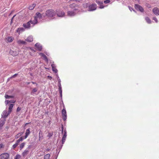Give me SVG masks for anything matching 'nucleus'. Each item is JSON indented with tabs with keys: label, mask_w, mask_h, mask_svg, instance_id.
Here are the masks:
<instances>
[{
	"label": "nucleus",
	"mask_w": 159,
	"mask_h": 159,
	"mask_svg": "<svg viewBox=\"0 0 159 159\" xmlns=\"http://www.w3.org/2000/svg\"><path fill=\"white\" fill-rule=\"evenodd\" d=\"M43 14H41L39 12H37L33 18H32L30 20L31 24L32 25V26L37 24L39 22H40L43 18Z\"/></svg>",
	"instance_id": "f257e3e1"
},
{
	"label": "nucleus",
	"mask_w": 159,
	"mask_h": 159,
	"mask_svg": "<svg viewBox=\"0 0 159 159\" xmlns=\"http://www.w3.org/2000/svg\"><path fill=\"white\" fill-rule=\"evenodd\" d=\"M56 13L53 10H49L47 11L45 14H43L44 18H45L46 16L48 18H51L55 16Z\"/></svg>",
	"instance_id": "f03ea898"
},
{
	"label": "nucleus",
	"mask_w": 159,
	"mask_h": 159,
	"mask_svg": "<svg viewBox=\"0 0 159 159\" xmlns=\"http://www.w3.org/2000/svg\"><path fill=\"white\" fill-rule=\"evenodd\" d=\"M55 13L57 16L59 17H63L65 16V12L61 9H57L56 10Z\"/></svg>",
	"instance_id": "7ed1b4c3"
},
{
	"label": "nucleus",
	"mask_w": 159,
	"mask_h": 159,
	"mask_svg": "<svg viewBox=\"0 0 159 159\" xmlns=\"http://www.w3.org/2000/svg\"><path fill=\"white\" fill-rule=\"evenodd\" d=\"M76 9H74L73 11L69 10L67 12V15L68 16H75L76 14Z\"/></svg>",
	"instance_id": "20e7f679"
},
{
	"label": "nucleus",
	"mask_w": 159,
	"mask_h": 159,
	"mask_svg": "<svg viewBox=\"0 0 159 159\" xmlns=\"http://www.w3.org/2000/svg\"><path fill=\"white\" fill-rule=\"evenodd\" d=\"M62 133H63V136L62 138V144H63L64 143V142H65V141L66 140V138L67 136V133H66V129L64 130L63 131V127H62Z\"/></svg>",
	"instance_id": "39448f33"
},
{
	"label": "nucleus",
	"mask_w": 159,
	"mask_h": 159,
	"mask_svg": "<svg viewBox=\"0 0 159 159\" xmlns=\"http://www.w3.org/2000/svg\"><path fill=\"white\" fill-rule=\"evenodd\" d=\"M97 8V5L95 4H92L89 7V11H92L95 10Z\"/></svg>",
	"instance_id": "423d86ee"
},
{
	"label": "nucleus",
	"mask_w": 159,
	"mask_h": 159,
	"mask_svg": "<svg viewBox=\"0 0 159 159\" xmlns=\"http://www.w3.org/2000/svg\"><path fill=\"white\" fill-rule=\"evenodd\" d=\"M9 157V154L4 153L0 155V159H8Z\"/></svg>",
	"instance_id": "0eeeda50"
},
{
	"label": "nucleus",
	"mask_w": 159,
	"mask_h": 159,
	"mask_svg": "<svg viewBox=\"0 0 159 159\" xmlns=\"http://www.w3.org/2000/svg\"><path fill=\"white\" fill-rule=\"evenodd\" d=\"M134 7L137 10L139 11L142 12H143L144 11L143 8L141 6L138 4H135Z\"/></svg>",
	"instance_id": "6e6552de"
},
{
	"label": "nucleus",
	"mask_w": 159,
	"mask_h": 159,
	"mask_svg": "<svg viewBox=\"0 0 159 159\" xmlns=\"http://www.w3.org/2000/svg\"><path fill=\"white\" fill-rule=\"evenodd\" d=\"M62 114L63 120L65 121L67 119V114L65 108H63L62 110Z\"/></svg>",
	"instance_id": "1a4fd4ad"
},
{
	"label": "nucleus",
	"mask_w": 159,
	"mask_h": 159,
	"mask_svg": "<svg viewBox=\"0 0 159 159\" xmlns=\"http://www.w3.org/2000/svg\"><path fill=\"white\" fill-rule=\"evenodd\" d=\"M153 13L156 16L159 15V8L157 7H154L152 10Z\"/></svg>",
	"instance_id": "9d476101"
},
{
	"label": "nucleus",
	"mask_w": 159,
	"mask_h": 159,
	"mask_svg": "<svg viewBox=\"0 0 159 159\" xmlns=\"http://www.w3.org/2000/svg\"><path fill=\"white\" fill-rule=\"evenodd\" d=\"M10 113L9 111L8 112L7 111H4L2 114V117L5 119Z\"/></svg>",
	"instance_id": "9b49d317"
},
{
	"label": "nucleus",
	"mask_w": 159,
	"mask_h": 159,
	"mask_svg": "<svg viewBox=\"0 0 159 159\" xmlns=\"http://www.w3.org/2000/svg\"><path fill=\"white\" fill-rule=\"evenodd\" d=\"M58 89L60 93V97L61 98H62V90L61 83H58Z\"/></svg>",
	"instance_id": "f8f14e48"
},
{
	"label": "nucleus",
	"mask_w": 159,
	"mask_h": 159,
	"mask_svg": "<svg viewBox=\"0 0 159 159\" xmlns=\"http://www.w3.org/2000/svg\"><path fill=\"white\" fill-rule=\"evenodd\" d=\"M35 46L37 49L39 51H41L42 50V46L39 43H36Z\"/></svg>",
	"instance_id": "ddd939ff"
},
{
	"label": "nucleus",
	"mask_w": 159,
	"mask_h": 159,
	"mask_svg": "<svg viewBox=\"0 0 159 159\" xmlns=\"http://www.w3.org/2000/svg\"><path fill=\"white\" fill-rule=\"evenodd\" d=\"M30 24H31V22H30V20L29 22H28L24 24H23V26L25 28L29 29L30 28V25H31Z\"/></svg>",
	"instance_id": "4468645a"
},
{
	"label": "nucleus",
	"mask_w": 159,
	"mask_h": 159,
	"mask_svg": "<svg viewBox=\"0 0 159 159\" xmlns=\"http://www.w3.org/2000/svg\"><path fill=\"white\" fill-rule=\"evenodd\" d=\"M29 147L27 148L23 152L22 155L23 156L25 157L26 156L29 152Z\"/></svg>",
	"instance_id": "2eb2a0df"
},
{
	"label": "nucleus",
	"mask_w": 159,
	"mask_h": 159,
	"mask_svg": "<svg viewBox=\"0 0 159 159\" xmlns=\"http://www.w3.org/2000/svg\"><path fill=\"white\" fill-rule=\"evenodd\" d=\"M10 54L13 56H16L18 54V52L16 51H14L12 50H10L9 52Z\"/></svg>",
	"instance_id": "dca6fc26"
},
{
	"label": "nucleus",
	"mask_w": 159,
	"mask_h": 159,
	"mask_svg": "<svg viewBox=\"0 0 159 159\" xmlns=\"http://www.w3.org/2000/svg\"><path fill=\"white\" fill-rule=\"evenodd\" d=\"M25 31V29L23 27H20L18 28L16 32L19 34Z\"/></svg>",
	"instance_id": "f3484780"
},
{
	"label": "nucleus",
	"mask_w": 159,
	"mask_h": 159,
	"mask_svg": "<svg viewBox=\"0 0 159 159\" xmlns=\"http://www.w3.org/2000/svg\"><path fill=\"white\" fill-rule=\"evenodd\" d=\"M33 40V37L31 36H28L26 39H25V40L28 42H31Z\"/></svg>",
	"instance_id": "a211bd4d"
},
{
	"label": "nucleus",
	"mask_w": 159,
	"mask_h": 159,
	"mask_svg": "<svg viewBox=\"0 0 159 159\" xmlns=\"http://www.w3.org/2000/svg\"><path fill=\"white\" fill-rule=\"evenodd\" d=\"M30 133V129H28L26 130V133H25V135L24 137V139H26L28 137V135Z\"/></svg>",
	"instance_id": "6ab92c4d"
},
{
	"label": "nucleus",
	"mask_w": 159,
	"mask_h": 159,
	"mask_svg": "<svg viewBox=\"0 0 159 159\" xmlns=\"http://www.w3.org/2000/svg\"><path fill=\"white\" fill-rule=\"evenodd\" d=\"M51 66L52 67V70L53 71L55 72L56 73H57L58 70L56 68V66L54 64H52L51 65Z\"/></svg>",
	"instance_id": "aec40b11"
},
{
	"label": "nucleus",
	"mask_w": 159,
	"mask_h": 159,
	"mask_svg": "<svg viewBox=\"0 0 159 159\" xmlns=\"http://www.w3.org/2000/svg\"><path fill=\"white\" fill-rule=\"evenodd\" d=\"M17 43L19 45L25 44H26V42L25 41L20 40H18Z\"/></svg>",
	"instance_id": "412c9836"
},
{
	"label": "nucleus",
	"mask_w": 159,
	"mask_h": 159,
	"mask_svg": "<svg viewBox=\"0 0 159 159\" xmlns=\"http://www.w3.org/2000/svg\"><path fill=\"white\" fill-rule=\"evenodd\" d=\"M5 121L6 120L5 119H0V127H2Z\"/></svg>",
	"instance_id": "4be33fe9"
},
{
	"label": "nucleus",
	"mask_w": 159,
	"mask_h": 159,
	"mask_svg": "<svg viewBox=\"0 0 159 159\" xmlns=\"http://www.w3.org/2000/svg\"><path fill=\"white\" fill-rule=\"evenodd\" d=\"M39 55H40L42 57H43V59L46 61H48V59L47 57L43 53H39Z\"/></svg>",
	"instance_id": "5701e85b"
},
{
	"label": "nucleus",
	"mask_w": 159,
	"mask_h": 159,
	"mask_svg": "<svg viewBox=\"0 0 159 159\" xmlns=\"http://www.w3.org/2000/svg\"><path fill=\"white\" fill-rule=\"evenodd\" d=\"M7 41L8 42H12L13 40V38L12 37H8L6 39Z\"/></svg>",
	"instance_id": "b1692460"
},
{
	"label": "nucleus",
	"mask_w": 159,
	"mask_h": 159,
	"mask_svg": "<svg viewBox=\"0 0 159 159\" xmlns=\"http://www.w3.org/2000/svg\"><path fill=\"white\" fill-rule=\"evenodd\" d=\"M145 19L146 22L148 24H151L152 23V21L150 19V18L148 17H146L145 18Z\"/></svg>",
	"instance_id": "393cba45"
},
{
	"label": "nucleus",
	"mask_w": 159,
	"mask_h": 159,
	"mask_svg": "<svg viewBox=\"0 0 159 159\" xmlns=\"http://www.w3.org/2000/svg\"><path fill=\"white\" fill-rule=\"evenodd\" d=\"M13 106L14 105L13 104H11L9 105L8 108V111L9 112V113H10L11 112Z\"/></svg>",
	"instance_id": "a878e982"
},
{
	"label": "nucleus",
	"mask_w": 159,
	"mask_h": 159,
	"mask_svg": "<svg viewBox=\"0 0 159 159\" xmlns=\"http://www.w3.org/2000/svg\"><path fill=\"white\" fill-rule=\"evenodd\" d=\"M19 143L16 141L15 143L12 146V149H14L18 145Z\"/></svg>",
	"instance_id": "bb28decb"
},
{
	"label": "nucleus",
	"mask_w": 159,
	"mask_h": 159,
	"mask_svg": "<svg viewBox=\"0 0 159 159\" xmlns=\"http://www.w3.org/2000/svg\"><path fill=\"white\" fill-rule=\"evenodd\" d=\"M42 132L40 130L39 133V139L40 140L42 139Z\"/></svg>",
	"instance_id": "cd10ccee"
},
{
	"label": "nucleus",
	"mask_w": 159,
	"mask_h": 159,
	"mask_svg": "<svg viewBox=\"0 0 159 159\" xmlns=\"http://www.w3.org/2000/svg\"><path fill=\"white\" fill-rule=\"evenodd\" d=\"M25 144L26 143L25 142H23L20 144V150L23 148Z\"/></svg>",
	"instance_id": "c85d7f7f"
},
{
	"label": "nucleus",
	"mask_w": 159,
	"mask_h": 159,
	"mask_svg": "<svg viewBox=\"0 0 159 159\" xmlns=\"http://www.w3.org/2000/svg\"><path fill=\"white\" fill-rule=\"evenodd\" d=\"M5 98L6 99H9L10 98H14V96H9L8 95L6 94L5 95Z\"/></svg>",
	"instance_id": "c756f323"
},
{
	"label": "nucleus",
	"mask_w": 159,
	"mask_h": 159,
	"mask_svg": "<svg viewBox=\"0 0 159 159\" xmlns=\"http://www.w3.org/2000/svg\"><path fill=\"white\" fill-rule=\"evenodd\" d=\"M35 6V4H33L32 6H30L29 7V9L30 10H33Z\"/></svg>",
	"instance_id": "7c9ffc66"
},
{
	"label": "nucleus",
	"mask_w": 159,
	"mask_h": 159,
	"mask_svg": "<svg viewBox=\"0 0 159 159\" xmlns=\"http://www.w3.org/2000/svg\"><path fill=\"white\" fill-rule=\"evenodd\" d=\"M50 157V155L49 154H48L44 156V159H49Z\"/></svg>",
	"instance_id": "2f4dec72"
},
{
	"label": "nucleus",
	"mask_w": 159,
	"mask_h": 159,
	"mask_svg": "<svg viewBox=\"0 0 159 159\" xmlns=\"http://www.w3.org/2000/svg\"><path fill=\"white\" fill-rule=\"evenodd\" d=\"M37 89L36 88H34L33 89L32 91L31 92V94H33L37 91Z\"/></svg>",
	"instance_id": "473e14b6"
},
{
	"label": "nucleus",
	"mask_w": 159,
	"mask_h": 159,
	"mask_svg": "<svg viewBox=\"0 0 159 159\" xmlns=\"http://www.w3.org/2000/svg\"><path fill=\"white\" fill-rule=\"evenodd\" d=\"M20 158V156L19 155H16L15 157V159H19Z\"/></svg>",
	"instance_id": "72a5a7b5"
},
{
	"label": "nucleus",
	"mask_w": 159,
	"mask_h": 159,
	"mask_svg": "<svg viewBox=\"0 0 159 159\" xmlns=\"http://www.w3.org/2000/svg\"><path fill=\"white\" fill-rule=\"evenodd\" d=\"M24 139L22 138V137H20L17 141L19 143L20 141H22Z\"/></svg>",
	"instance_id": "f704fd0d"
},
{
	"label": "nucleus",
	"mask_w": 159,
	"mask_h": 159,
	"mask_svg": "<svg viewBox=\"0 0 159 159\" xmlns=\"http://www.w3.org/2000/svg\"><path fill=\"white\" fill-rule=\"evenodd\" d=\"M152 19L154 20L156 23H157L158 22V20L157 19V18L155 17H154L152 18Z\"/></svg>",
	"instance_id": "c9c22d12"
},
{
	"label": "nucleus",
	"mask_w": 159,
	"mask_h": 159,
	"mask_svg": "<svg viewBox=\"0 0 159 159\" xmlns=\"http://www.w3.org/2000/svg\"><path fill=\"white\" fill-rule=\"evenodd\" d=\"M4 145L2 143H0V149L3 148L4 147Z\"/></svg>",
	"instance_id": "e433bc0d"
},
{
	"label": "nucleus",
	"mask_w": 159,
	"mask_h": 159,
	"mask_svg": "<svg viewBox=\"0 0 159 159\" xmlns=\"http://www.w3.org/2000/svg\"><path fill=\"white\" fill-rule=\"evenodd\" d=\"M110 2V0H106L104 1V2L105 4L109 3Z\"/></svg>",
	"instance_id": "4c0bfd02"
},
{
	"label": "nucleus",
	"mask_w": 159,
	"mask_h": 159,
	"mask_svg": "<svg viewBox=\"0 0 159 159\" xmlns=\"http://www.w3.org/2000/svg\"><path fill=\"white\" fill-rule=\"evenodd\" d=\"M96 2L99 5L101 4H103L102 2H101L100 1H97Z\"/></svg>",
	"instance_id": "58836bf2"
},
{
	"label": "nucleus",
	"mask_w": 159,
	"mask_h": 159,
	"mask_svg": "<svg viewBox=\"0 0 159 159\" xmlns=\"http://www.w3.org/2000/svg\"><path fill=\"white\" fill-rule=\"evenodd\" d=\"M103 4H100L99 5L100 6V7H99V8L101 9H102V8H103L105 6H103L102 5Z\"/></svg>",
	"instance_id": "ea45409f"
},
{
	"label": "nucleus",
	"mask_w": 159,
	"mask_h": 159,
	"mask_svg": "<svg viewBox=\"0 0 159 159\" xmlns=\"http://www.w3.org/2000/svg\"><path fill=\"white\" fill-rule=\"evenodd\" d=\"M75 4H71L70 6V8H72V7H75Z\"/></svg>",
	"instance_id": "a19ab883"
},
{
	"label": "nucleus",
	"mask_w": 159,
	"mask_h": 159,
	"mask_svg": "<svg viewBox=\"0 0 159 159\" xmlns=\"http://www.w3.org/2000/svg\"><path fill=\"white\" fill-rule=\"evenodd\" d=\"M21 109V108L20 107H18L17 109V111L18 112L20 111Z\"/></svg>",
	"instance_id": "79ce46f5"
},
{
	"label": "nucleus",
	"mask_w": 159,
	"mask_h": 159,
	"mask_svg": "<svg viewBox=\"0 0 159 159\" xmlns=\"http://www.w3.org/2000/svg\"><path fill=\"white\" fill-rule=\"evenodd\" d=\"M10 101H9L8 100H6L5 101V103L6 105H7L8 104L9 102Z\"/></svg>",
	"instance_id": "37998d69"
},
{
	"label": "nucleus",
	"mask_w": 159,
	"mask_h": 159,
	"mask_svg": "<svg viewBox=\"0 0 159 159\" xmlns=\"http://www.w3.org/2000/svg\"><path fill=\"white\" fill-rule=\"evenodd\" d=\"M18 74H14V75H13L10 78L15 77Z\"/></svg>",
	"instance_id": "c03bdc74"
},
{
	"label": "nucleus",
	"mask_w": 159,
	"mask_h": 159,
	"mask_svg": "<svg viewBox=\"0 0 159 159\" xmlns=\"http://www.w3.org/2000/svg\"><path fill=\"white\" fill-rule=\"evenodd\" d=\"M30 49L32 51H33L34 52H36V50L34 49L33 48H30Z\"/></svg>",
	"instance_id": "a18cd8bd"
},
{
	"label": "nucleus",
	"mask_w": 159,
	"mask_h": 159,
	"mask_svg": "<svg viewBox=\"0 0 159 159\" xmlns=\"http://www.w3.org/2000/svg\"><path fill=\"white\" fill-rule=\"evenodd\" d=\"M20 135H19V134H17L16 136V139H17L19 137Z\"/></svg>",
	"instance_id": "49530a36"
},
{
	"label": "nucleus",
	"mask_w": 159,
	"mask_h": 159,
	"mask_svg": "<svg viewBox=\"0 0 159 159\" xmlns=\"http://www.w3.org/2000/svg\"><path fill=\"white\" fill-rule=\"evenodd\" d=\"M9 101V102H12V103H14L15 102V100H11V101Z\"/></svg>",
	"instance_id": "de8ad7c7"
},
{
	"label": "nucleus",
	"mask_w": 159,
	"mask_h": 159,
	"mask_svg": "<svg viewBox=\"0 0 159 159\" xmlns=\"http://www.w3.org/2000/svg\"><path fill=\"white\" fill-rule=\"evenodd\" d=\"M146 6L148 8H150L151 7V5L149 4H148L147 5H146Z\"/></svg>",
	"instance_id": "09e8293b"
},
{
	"label": "nucleus",
	"mask_w": 159,
	"mask_h": 159,
	"mask_svg": "<svg viewBox=\"0 0 159 159\" xmlns=\"http://www.w3.org/2000/svg\"><path fill=\"white\" fill-rule=\"evenodd\" d=\"M48 78L50 80L52 78V77L50 76H48Z\"/></svg>",
	"instance_id": "8fccbe9b"
},
{
	"label": "nucleus",
	"mask_w": 159,
	"mask_h": 159,
	"mask_svg": "<svg viewBox=\"0 0 159 159\" xmlns=\"http://www.w3.org/2000/svg\"><path fill=\"white\" fill-rule=\"evenodd\" d=\"M58 83H61V81L60 78H59L57 79Z\"/></svg>",
	"instance_id": "3c124183"
},
{
	"label": "nucleus",
	"mask_w": 159,
	"mask_h": 159,
	"mask_svg": "<svg viewBox=\"0 0 159 159\" xmlns=\"http://www.w3.org/2000/svg\"><path fill=\"white\" fill-rule=\"evenodd\" d=\"M129 10L131 11L132 10H133V8H132L130 7H129Z\"/></svg>",
	"instance_id": "603ef678"
},
{
	"label": "nucleus",
	"mask_w": 159,
	"mask_h": 159,
	"mask_svg": "<svg viewBox=\"0 0 159 159\" xmlns=\"http://www.w3.org/2000/svg\"><path fill=\"white\" fill-rule=\"evenodd\" d=\"M56 75V76H57V79H58L59 78V77L58 75L57 74Z\"/></svg>",
	"instance_id": "864d4df0"
},
{
	"label": "nucleus",
	"mask_w": 159,
	"mask_h": 159,
	"mask_svg": "<svg viewBox=\"0 0 159 159\" xmlns=\"http://www.w3.org/2000/svg\"><path fill=\"white\" fill-rule=\"evenodd\" d=\"M23 134V132H21V133H19L18 134H19V135H20V136H21Z\"/></svg>",
	"instance_id": "5fc2aeb1"
},
{
	"label": "nucleus",
	"mask_w": 159,
	"mask_h": 159,
	"mask_svg": "<svg viewBox=\"0 0 159 159\" xmlns=\"http://www.w3.org/2000/svg\"><path fill=\"white\" fill-rule=\"evenodd\" d=\"M63 144L62 143V144L60 146H59V148H60V149H61L62 147V146H63Z\"/></svg>",
	"instance_id": "6e6d98bb"
},
{
	"label": "nucleus",
	"mask_w": 159,
	"mask_h": 159,
	"mask_svg": "<svg viewBox=\"0 0 159 159\" xmlns=\"http://www.w3.org/2000/svg\"><path fill=\"white\" fill-rule=\"evenodd\" d=\"M32 84H36V85H37V84H36V83H35V82H32Z\"/></svg>",
	"instance_id": "4d7b16f0"
},
{
	"label": "nucleus",
	"mask_w": 159,
	"mask_h": 159,
	"mask_svg": "<svg viewBox=\"0 0 159 159\" xmlns=\"http://www.w3.org/2000/svg\"><path fill=\"white\" fill-rule=\"evenodd\" d=\"M63 8L64 9H66V6H64L63 7Z\"/></svg>",
	"instance_id": "13d9d810"
},
{
	"label": "nucleus",
	"mask_w": 159,
	"mask_h": 159,
	"mask_svg": "<svg viewBox=\"0 0 159 159\" xmlns=\"http://www.w3.org/2000/svg\"><path fill=\"white\" fill-rule=\"evenodd\" d=\"M16 15H14V16H13V17H12V18L11 19V20H12L14 18V17Z\"/></svg>",
	"instance_id": "bf43d9fd"
},
{
	"label": "nucleus",
	"mask_w": 159,
	"mask_h": 159,
	"mask_svg": "<svg viewBox=\"0 0 159 159\" xmlns=\"http://www.w3.org/2000/svg\"><path fill=\"white\" fill-rule=\"evenodd\" d=\"M12 20H11V23H12Z\"/></svg>",
	"instance_id": "052dcab7"
}]
</instances>
